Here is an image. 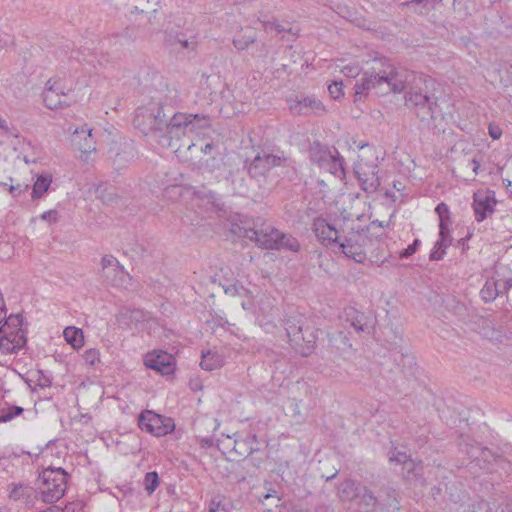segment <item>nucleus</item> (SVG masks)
I'll list each match as a JSON object with an SVG mask.
<instances>
[{
  "mask_svg": "<svg viewBox=\"0 0 512 512\" xmlns=\"http://www.w3.org/2000/svg\"><path fill=\"white\" fill-rule=\"evenodd\" d=\"M426 81V77L402 67H395L389 61L375 60L371 69L363 73L361 83L355 84V101L361 100L371 90L384 95L389 92L401 93L409 87L410 90L405 95L406 106L413 109L421 121L430 122L436 100L426 92L416 90Z\"/></svg>",
  "mask_w": 512,
  "mask_h": 512,
  "instance_id": "1",
  "label": "nucleus"
},
{
  "mask_svg": "<svg viewBox=\"0 0 512 512\" xmlns=\"http://www.w3.org/2000/svg\"><path fill=\"white\" fill-rule=\"evenodd\" d=\"M349 222H353L351 214L336 221L342 231V239L336 245L337 251L357 263H363L366 259L365 248L371 240L363 229H356L353 225H349Z\"/></svg>",
  "mask_w": 512,
  "mask_h": 512,
  "instance_id": "2",
  "label": "nucleus"
},
{
  "mask_svg": "<svg viewBox=\"0 0 512 512\" xmlns=\"http://www.w3.org/2000/svg\"><path fill=\"white\" fill-rule=\"evenodd\" d=\"M243 237L254 241L263 249H286L297 252L300 244L296 238L283 234L268 223H255L254 227L244 229Z\"/></svg>",
  "mask_w": 512,
  "mask_h": 512,
  "instance_id": "3",
  "label": "nucleus"
},
{
  "mask_svg": "<svg viewBox=\"0 0 512 512\" xmlns=\"http://www.w3.org/2000/svg\"><path fill=\"white\" fill-rule=\"evenodd\" d=\"M69 475L62 468H46L38 478V491L45 503H55L66 491Z\"/></svg>",
  "mask_w": 512,
  "mask_h": 512,
  "instance_id": "4",
  "label": "nucleus"
},
{
  "mask_svg": "<svg viewBox=\"0 0 512 512\" xmlns=\"http://www.w3.org/2000/svg\"><path fill=\"white\" fill-rule=\"evenodd\" d=\"M133 124L145 135L162 132L166 125V115L162 106L151 103L136 110Z\"/></svg>",
  "mask_w": 512,
  "mask_h": 512,
  "instance_id": "5",
  "label": "nucleus"
},
{
  "mask_svg": "<svg viewBox=\"0 0 512 512\" xmlns=\"http://www.w3.org/2000/svg\"><path fill=\"white\" fill-rule=\"evenodd\" d=\"M101 267V276L111 286L128 289L132 285V277L114 256L105 255L101 260Z\"/></svg>",
  "mask_w": 512,
  "mask_h": 512,
  "instance_id": "6",
  "label": "nucleus"
},
{
  "mask_svg": "<svg viewBox=\"0 0 512 512\" xmlns=\"http://www.w3.org/2000/svg\"><path fill=\"white\" fill-rule=\"evenodd\" d=\"M138 425L141 430L158 437L166 435L174 429V422L171 418L163 417L150 410L139 415Z\"/></svg>",
  "mask_w": 512,
  "mask_h": 512,
  "instance_id": "7",
  "label": "nucleus"
},
{
  "mask_svg": "<svg viewBox=\"0 0 512 512\" xmlns=\"http://www.w3.org/2000/svg\"><path fill=\"white\" fill-rule=\"evenodd\" d=\"M288 107L293 115L321 116L327 112L323 103L315 96H294L287 99Z\"/></svg>",
  "mask_w": 512,
  "mask_h": 512,
  "instance_id": "8",
  "label": "nucleus"
},
{
  "mask_svg": "<svg viewBox=\"0 0 512 512\" xmlns=\"http://www.w3.org/2000/svg\"><path fill=\"white\" fill-rule=\"evenodd\" d=\"M348 213L345 211L341 212L339 216H337L334 219L333 224H329L324 219H318L314 223V231L318 239L324 244L325 246L332 247L333 249L336 248V245L340 239H342L341 236V228L339 225L336 224V221L338 219H343V216H347Z\"/></svg>",
  "mask_w": 512,
  "mask_h": 512,
  "instance_id": "9",
  "label": "nucleus"
},
{
  "mask_svg": "<svg viewBox=\"0 0 512 512\" xmlns=\"http://www.w3.org/2000/svg\"><path fill=\"white\" fill-rule=\"evenodd\" d=\"M354 171L364 191L371 193L378 189L380 180L378 177L377 165L375 163H368L360 157L355 163Z\"/></svg>",
  "mask_w": 512,
  "mask_h": 512,
  "instance_id": "10",
  "label": "nucleus"
},
{
  "mask_svg": "<svg viewBox=\"0 0 512 512\" xmlns=\"http://www.w3.org/2000/svg\"><path fill=\"white\" fill-rule=\"evenodd\" d=\"M288 159L272 154L257 155L248 166L252 178L260 179L273 167L287 164Z\"/></svg>",
  "mask_w": 512,
  "mask_h": 512,
  "instance_id": "11",
  "label": "nucleus"
},
{
  "mask_svg": "<svg viewBox=\"0 0 512 512\" xmlns=\"http://www.w3.org/2000/svg\"><path fill=\"white\" fill-rule=\"evenodd\" d=\"M43 101L49 109H57L68 105L66 94L59 80L50 79L47 81L43 92Z\"/></svg>",
  "mask_w": 512,
  "mask_h": 512,
  "instance_id": "12",
  "label": "nucleus"
},
{
  "mask_svg": "<svg viewBox=\"0 0 512 512\" xmlns=\"http://www.w3.org/2000/svg\"><path fill=\"white\" fill-rule=\"evenodd\" d=\"M496 200L491 191H478L474 193L473 209L478 222L483 221L494 212Z\"/></svg>",
  "mask_w": 512,
  "mask_h": 512,
  "instance_id": "13",
  "label": "nucleus"
},
{
  "mask_svg": "<svg viewBox=\"0 0 512 512\" xmlns=\"http://www.w3.org/2000/svg\"><path fill=\"white\" fill-rule=\"evenodd\" d=\"M144 364L147 368L153 369L161 374H170L173 371V357L163 351L146 354Z\"/></svg>",
  "mask_w": 512,
  "mask_h": 512,
  "instance_id": "14",
  "label": "nucleus"
},
{
  "mask_svg": "<svg viewBox=\"0 0 512 512\" xmlns=\"http://www.w3.org/2000/svg\"><path fill=\"white\" fill-rule=\"evenodd\" d=\"M193 127L187 114L177 113L169 122L166 121L164 128H166L170 140H179L182 136H185L187 132H193Z\"/></svg>",
  "mask_w": 512,
  "mask_h": 512,
  "instance_id": "15",
  "label": "nucleus"
},
{
  "mask_svg": "<svg viewBox=\"0 0 512 512\" xmlns=\"http://www.w3.org/2000/svg\"><path fill=\"white\" fill-rule=\"evenodd\" d=\"M344 320L348 323L357 333L366 332L370 333L372 329V319L365 313L358 311L353 307L344 309Z\"/></svg>",
  "mask_w": 512,
  "mask_h": 512,
  "instance_id": "16",
  "label": "nucleus"
},
{
  "mask_svg": "<svg viewBox=\"0 0 512 512\" xmlns=\"http://www.w3.org/2000/svg\"><path fill=\"white\" fill-rule=\"evenodd\" d=\"M26 344V338L20 331L6 333L0 328V350L5 354L17 353Z\"/></svg>",
  "mask_w": 512,
  "mask_h": 512,
  "instance_id": "17",
  "label": "nucleus"
},
{
  "mask_svg": "<svg viewBox=\"0 0 512 512\" xmlns=\"http://www.w3.org/2000/svg\"><path fill=\"white\" fill-rule=\"evenodd\" d=\"M288 340L292 348L297 353H299L302 356H308L312 353L314 349L316 337L313 331H309V329L306 328L304 331L301 332V334H296L295 336L291 337Z\"/></svg>",
  "mask_w": 512,
  "mask_h": 512,
  "instance_id": "18",
  "label": "nucleus"
},
{
  "mask_svg": "<svg viewBox=\"0 0 512 512\" xmlns=\"http://www.w3.org/2000/svg\"><path fill=\"white\" fill-rule=\"evenodd\" d=\"M92 130L87 128L76 129L72 136V143L83 153L95 151V142L92 137Z\"/></svg>",
  "mask_w": 512,
  "mask_h": 512,
  "instance_id": "19",
  "label": "nucleus"
},
{
  "mask_svg": "<svg viewBox=\"0 0 512 512\" xmlns=\"http://www.w3.org/2000/svg\"><path fill=\"white\" fill-rule=\"evenodd\" d=\"M148 314L143 310L123 307L119 310L117 321L120 325L129 327L133 323H139L148 320Z\"/></svg>",
  "mask_w": 512,
  "mask_h": 512,
  "instance_id": "20",
  "label": "nucleus"
},
{
  "mask_svg": "<svg viewBox=\"0 0 512 512\" xmlns=\"http://www.w3.org/2000/svg\"><path fill=\"white\" fill-rule=\"evenodd\" d=\"M333 154L334 152H332L328 147H325L318 142H314L309 149L311 161L317 164L320 168L325 167L326 164L331 161Z\"/></svg>",
  "mask_w": 512,
  "mask_h": 512,
  "instance_id": "21",
  "label": "nucleus"
},
{
  "mask_svg": "<svg viewBox=\"0 0 512 512\" xmlns=\"http://www.w3.org/2000/svg\"><path fill=\"white\" fill-rule=\"evenodd\" d=\"M361 487L352 480H346L339 486L338 495L342 501H356Z\"/></svg>",
  "mask_w": 512,
  "mask_h": 512,
  "instance_id": "22",
  "label": "nucleus"
},
{
  "mask_svg": "<svg viewBox=\"0 0 512 512\" xmlns=\"http://www.w3.org/2000/svg\"><path fill=\"white\" fill-rule=\"evenodd\" d=\"M224 364V358L217 352L207 351L202 353L200 366L207 371L219 369Z\"/></svg>",
  "mask_w": 512,
  "mask_h": 512,
  "instance_id": "23",
  "label": "nucleus"
},
{
  "mask_svg": "<svg viewBox=\"0 0 512 512\" xmlns=\"http://www.w3.org/2000/svg\"><path fill=\"white\" fill-rule=\"evenodd\" d=\"M34 492L35 491L32 487L23 484H13L9 493V498L14 501L23 500L25 503H29Z\"/></svg>",
  "mask_w": 512,
  "mask_h": 512,
  "instance_id": "24",
  "label": "nucleus"
},
{
  "mask_svg": "<svg viewBox=\"0 0 512 512\" xmlns=\"http://www.w3.org/2000/svg\"><path fill=\"white\" fill-rule=\"evenodd\" d=\"M359 492V497L356 500L359 506H363L366 510H368L370 507L376 510V507L380 506L379 500L373 495V493L369 489L362 486L359 489Z\"/></svg>",
  "mask_w": 512,
  "mask_h": 512,
  "instance_id": "25",
  "label": "nucleus"
},
{
  "mask_svg": "<svg viewBox=\"0 0 512 512\" xmlns=\"http://www.w3.org/2000/svg\"><path fill=\"white\" fill-rule=\"evenodd\" d=\"M256 39L257 36L254 32L242 30L234 37L233 45L237 50H245L250 44L254 43Z\"/></svg>",
  "mask_w": 512,
  "mask_h": 512,
  "instance_id": "26",
  "label": "nucleus"
},
{
  "mask_svg": "<svg viewBox=\"0 0 512 512\" xmlns=\"http://www.w3.org/2000/svg\"><path fill=\"white\" fill-rule=\"evenodd\" d=\"M65 340L73 347L80 348L83 345V333L75 327H67L64 332Z\"/></svg>",
  "mask_w": 512,
  "mask_h": 512,
  "instance_id": "27",
  "label": "nucleus"
},
{
  "mask_svg": "<svg viewBox=\"0 0 512 512\" xmlns=\"http://www.w3.org/2000/svg\"><path fill=\"white\" fill-rule=\"evenodd\" d=\"M451 242L449 233H444V238L440 236V240L435 243L434 248L430 253V260H440L445 254V249Z\"/></svg>",
  "mask_w": 512,
  "mask_h": 512,
  "instance_id": "28",
  "label": "nucleus"
},
{
  "mask_svg": "<svg viewBox=\"0 0 512 512\" xmlns=\"http://www.w3.org/2000/svg\"><path fill=\"white\" fill-rule=\"evenodd\" d=\"M323 169L329 171L335 176H341L344 174L343 159L339 156L338 151L334 149V154Z\"/></svg>",
  "mask_w": 512,
  "mask_h": 512,
  "instance_id": "29",
  "label": "nucleus"
},
{
  "mask_svg": "<svg viewBox=\"0 0 512 512\" xmlns=\"http://www.w3.org/2000/svg\"><path fill=\"white\" fill-rule=\"evenodd\" d=\"M383 493H385L386 497L383 498V496H380L379 505L392 508L393 510H399L400 507L398 505L399 502L395 489L388 487L383 490Z\"/></svg>",
  "mask_w": 512,
  "mask_h": 512,
  "instance_id": "30",
  "label": "nucleus"
},
{
  "mask_svg": "<svg viewBox=\"0 0 512 512\" xmlns=\"http://www.w3.org/2000/svg\"><path fill=\"white\" fill-rule=\"evenodd\" d=\"M480 294L484 301H493L499 294L498 283L493 279L487 280Z\"/></svg>",
  "mask_w": 512,
  "mask_h": 512,
  "instance_id": "31",
  "label": "nucleus"
},
{
  "mask_svg": "<svg viewBox=\"0 0 512 512\" xmlns=\"http://www.w3.org/2000/svg\"><path fill=\"white\" fill-rule=\"evenodd\" d=\"M436 213L440 219V236L444 238V233H449L448 229V220H449V209L448 206L444 203H440L437 205L435 209Z\"/></svg>",
  "mask_w": 512,
  "mask_h": 512,
  "instance_id": "32",
  "label": "nucleus"
},
{
  "mask_svg": "<svg viewBox=\"0 0 512 512\" xmlns=\"http://www.w3.org/2000/svg\"><path fill=\"white\" fill-rule=\"evenodd\" d=\"M51 184V178L49 176H39L34 183L32 196L34 198H40L49 188Z\"/></svg>",
  "mask_w": 512,
  "mask_h": 512,
  "instance_id": "33",
  "label": "nucleus"
},
{
  "mask_svg": "<svg viewBox=\"0 0 512 512\" xmlns=\"http://www.w3.org/2000/svg\"><path fill=\"white\" fill-rule=\"evenodd\" d=\"M285 330L288 339L295 336L296 334H301V332L304 331L301 320L294 317H289L286 319Z\"/></svg>",
  "mask_w": 512,
  "mask_h": 512,
  "instance_id": "34",
  "label": "nucleus"
},
{
  "mask_svg": "<svg viewBox=\"0 0 512 512\" xmlns=\"http://www.w3.org/2000/svg\"><path fill=\"white\" fill-rule=\"evenodd\" d=\"M187 117H189V121L191 124H193V132L196 130H202L210 127V119L206 115H199V114H187Z\"/></svg>",
  "mask_w": 512,
  "mask_h": 512,
  "instance_id": "35",
  "label": "nucleus"
},
{
  "mask_svg": "<svg viewBox=\"0 0 512 512\" xmlns=\"http://www.w3.org/2000/svg\"><path fill=\"white\" fill-rule=\"evenodd\" d=\"M23 413V408L19 406H10L8 408H3L0 413V423L8 422L12 420L14 417L19 416Z\"/></svg>",
  "mask_w": 512,
  "mask_h": 512,
  "instance_id": "36",
  "label": "nucleus"
},
{
  "mask_svg": "<svg viewBox=\"0 0 512 512\" xmlns=\"http://www.w3.org/2000/svg\"><path fill=\"white\" fill-rule=\"evenodd\" d=\"M159 485V477L156 472H148L144 478L145 490L148 494H152Z\"/></svg>",
  "mask_w": 512,
  "mask_h": 512,
  "instance_id": "37",
  "label": "nucleus"
},
{
  "mask_svg": "<svg viewBox=\"0 0 512 512\" xmlns=\"http://www.w3.org/2000/svg\"><path fill=\"white\" fill-rule=\"evenodd\" d=\"M209 512H228L224 499L220 496L214 497L210 502Z\"/></svg>",
  "mask_w": 512,
  "mask_h": 512,
  "instance_id": "38",
  "label": "nucleus"
},
{
  "mask_svg": "<svg viewBox=\"0 0 512 512\" xmlns=\"http://www.w3.org/2000/svg\"><path fill=\"white\" fill-rule=\"evenodd\" d=\"M342 73L349 78H355L361 72V68L357 64L346 65L342 68Z\"/></svg>",
  "mask_w": 512,
  "mask_h": 512,
  "instance_id": "39",
  "label": "nucleus"
},
{
  "mask_svg": "<svg viewBox=\"0 0 512 512\" xmlns=\"http://www.w3.org/2000/svg\"><path fill=\"white\" fill-rule=\"evenodd\" d=\"M342 86V81H334L328 86V91L334 99H339L343 95Z\"/></svg>",
  "mask_w": 512,
  "mask_h": 512,
  "instance_id": "40",
  "label": "nucleus"
},
{
  "mask_svg": "<svg viewBox=\"0 0 512 512\" xmlns=\"http://www.w3.org/2000/svg\"><path fill=\"white\" fill-rule=\"evenodd\" d=\"M100 353L96 349H89L86 350L83 357L87 364L94 365L96 362L99 361Z\"/></svg>",
  "mask_w": 512,
  "mask_h": 512,
  "instance_id": "41",
  "label": "nucleus"
},
{
  "mask_svg": "<svg viewBox=\"0 0 512 512\" xmlns=\"http://www.w3.org/2000/svg\"><path fill=\"white\" fill-rule=\"evenodd\" d=\"M41 219L47 221L50 224L56 223L59 219V213L57 210H49L41 215Z\"/></svg>",
  "mask_w": 512,
  "mask_h": 512,
  "instance_id": "42",
  "label": "nucleus"
},
{
  "mask_svg": "<svg viewBox=\"0 0 512 512\" xmlns=\"http://www.w3.org/2000/svg\"><path fill=\"white\" fill-rule=\"evenodd\" d=\"M419 244H420V241L418 239L414 240V242L411 245H409L405 250H403L400 253V257L408 258L409 256L413 255L416 252Z\"/></svg>",
  "mask_w": 512,
  "mask_h": 512,
  "instance_id": "43",
  "label": "nucleus"
},
{
  "mask_svg": "<svg viewBox=\"0 0 512 512\" xmlns=\"http://www.w3.org/2000/svg\"><path fill=\"white\" fill-rule=\"evenodd\" d=\"M29 188V185L28 184H17V185H11L9 187V192L13 195V196H16L17 194H20L22 192H25L26 190H28Z\"/></svg>",
  "mask_w": 512,
  "mask_h": 512,
  "instance_id": "44",
  "label": "nucleus"
},
{
  "mask_svg": "<svg viewBox=\"0 0 512 512\" xmlns=\"http://www.w3.org/2000/svg\"><path fill=\"white\" fill-rule=\"evenodd\" d=\"M488 133L493 139H499L502 135V130L498 125L490 124L488 127Z\"/></svg>",
  "mask_w": 512,
  "mask_h": 512,
  "instance_id": "45",
  "label": "nucleus"
},
{
  "mask_svg": "<svg viewBox=\"0 0 512 512\" xmlns=\"http://www.w3.org/2000/svg\"><path fill=\"white\" fill-rule=\"evenodd\" d=\"M0 132L2 135H11V136H17L16 134H14L11 129L9 128L8 126V123L5 119H3L1 116H0Z\"/></svg>",
  "mask_w": 512,
  "mask_h": 512,
  "instance_id": "46",
  "label": "nucleus"
},
{
  "mask_svg": "<svg viewBox=\"0 0 512 512\" xmlns=\"http://www.w3.org/2000/svg\"><path fill=\"white\" fill-rule=\"evenodd\" d=\"M263 24H264V27L266 29H275L279 33L285 31V28L282 25H280V24H278L276 22H270V21L266 22V21H263Z\"/></svg>",
  "mask_w": 512,
  "mask_h": 512,
  "instance_id": "47",
  "label": "nucleus"
},
{
  "mask_svg": "<svg viewBox=\"0 0 512 512\" xmlns=\"http://www.w3.org/2000/svg\"><path fill=\"white\" fill-rule=\"evenodd\" d=\"M12 42V39L9 35H0V48L7 47Z\"/></svg>",
  "mask_w": 512,
  "mask_h": 512,
  "instance_id": "48",
  "label": "nucleus"
},
{
  "mask_svg": "<svg viewBox=\"0 0 512 512\" xmlns=\"http://www.w3.org/2000/svg\"><path fill=\"white\" fill-rule=\"evenodd\" d=\"M178 42L182 45L183 48H190V49H194L195 47V41H188L187 39H182V38H179L178 39Z\"/></svg>",
  "mask_w": 512,
  "mask_h": 512,
  "instance_id": "49",
  "label": "nucleus"
},
{
  "mask_svg": "<svg viewBox=\"0 0 512 512\" xmlns=\"http://www.w3.org/2000/svg\"><path fill=\"white\" fill-rule=\"evenodd\" d=\"M96 193H97V197L101 198L103 200V202L108 203V202L112 201L111 194H109V196L107 198L102 195V187L101 186L97 188Z\"/></svg>",
  "mask_w": 512,
  "mask_h": 512,
  "instance_id": "50",
  "label": "nucleus"
},
{
  "mask_svg": "<svg viewBox=\"0 0 512 512\" xmlns=\"http://www.w3.org/2000/svg\"><path fill=\"white\" fill-rule=\"evenodd\" d=\"M38 385L42 388L49 387L51 385V381L49 378L42 376L38 379Z\"/></svg>",
  "mask_w": 512,
  "mask_h": 512,
  "instance_id": "51",
  "label": "nucleus"
},
{
  "mask_svg": "<svg viewBox=\"0 0 512 512\" xmlns=\"http://www.w3.org/2000/svg\"><path fill=\"white\" fill-rule=\"evenodd\" d=\"M390 461H396V462H399V463H406L405 462V459H406V455L405 454H399V456H396L395 454H391L390 457H389Z\"/></svg>",
  "mask_w": 512,
  "mask_h": 512,
  "instance_id": "52",
  "label": "nucleus"
},
{
  "mask_svg": "<svg viewBox=\"0 0 512 512\" xmlns=\"http://www.w3.org/2000/svg\"><path fill=\"white\" fill-rule=\"evenodd\" d=\"M114 36H115V37H119V36H120V34H118V33H117V34H115ZM121 36H124V37H126V38L131 39V38H133V37H134V31H133V30H130V29H128V28H126V29L123 31V33L121 34Z\"/></svg>",
  "mask_w": 512,
  "mask_h": 512,
  "instance_id": "53",
  "label": "nucleus"
},
{
  "mask_svg": "<svg viewBox=\"0 0 512 512\" xmlns=\"http://www.w3.org/2000/svg\"><path fill=\"white\" fill-rule=\"evenodd\" d=\"M275 493H276L275 491L273 493L268 492V493L264 494L263 496H260V500L261 501H265V500H268L270 498H275L276 501L279 502L280 498L277 497L276 495H274Z\"/></svg>",
  "mask_w": 512,
  "mask_h": 512,
  "instance_id": "54",
  "label": "nucleus"
},
{
  "mask_svg": "<svg viewBox=\"0 0 512 512\" xmlns=\"http://www.w3.org/2000/svg\"><path fill=\"white\" fill-rule=\"evenodd\" d=\"M225 293L226 294H231V295L239 294V289L237 288V286L232 285V286H229V287H227L225 289Z\"/></svg>",
  "mask_w": 512,
  "mask_h": 512,
  "instance_id": "55",
  "label": "nucleus"
},
{
  "mask_svg": "<svg viewBox=\"0 0 512 512\" xmlns=\"http://www.w3.org/2000/svg\"><path fill=\"white\" fill-rule=\"evenodd\" d=\"M214 149V146L212 143H207L203 148H202V151L205 153V154H209L211 153V151Z\"/></svg>",
  "mask_w": 512,
  "mask_h": 512,
  "instance_id": "56",
  "label": "nucleus"
},
{
  "mask_svg": "<svg viewBox=\"0 0 512 512\" xmlns=\"http://www.w3.org/2000/svg\"><path fill=\"white\" fill-rule=\"evenodd\" d=\"M429 1L430 0H412V1L408 2L407 5L410 6V5L422 4V3H425V5H426Z\"/></svg>",
  "mask_w": 512,
  "mask_h": 512,
  "instance_id": "57",
  "label": "nucleus"
},
{
  "mask_svg": "<svg viewBox=\"0 0 512 512\" xmlns=\"http://www.w3.org/2000/svg\"><path fill=\"white\" fill-rule=\"evenodd\" d=\"M9 321H10L11 323H13L14 325H16V324H15V322H17V324H20L21 319H20L19 315H17V316H15V317H10V318H9Z\"/></svg>",
  "mask_w": 512,
  "mask_h": 512,
  "instance_id": "58",
  "label": "nucleus"
},
{
  "mask_svg": "<svg viewBox=\"0 0 512 512\" xmlns=\"http://www.w3.org/2000/svg\"><path fill=\"white\" fill-rule=\"evenodd\" d=\"M472 163H473V171H474L475 173H477V170H478V168H479L480 164H479V162H478V161H476L475 159H473V160H472Z\"/></svg>",
  "mask_w": 512,
  "mask_h": 512,
  "instance_id": "59",
  "label": "nucleus"
},
{
  "mask_svg": "<svg viewBox=\"0 0 512 512\" xmlns=\"http://www.w3.org/2000/svg\"><path fill=\"white\" fill-rule=\"evenodd\" d=\"M202 444L205 445V446H212L213 445V441L211 439H203L202 440Z\"/></svg>",
  "mask_w": 512,
  "mask_h": 512,
  "instance_id": "60",
  "label": "nucleus"
},
{
  "mask_svg": "<svg viewBox=\"0 0 512 512\" xmlns=\"http://www.w3.org/2000/svg\"><path fill=\"white\" fill-rule=\"evenodd\" d=\"M337 473H338V470H335V472L332 475L326 476V480L329 481V480L333 479L337 475Z\"/></svg>",
  "mask_w": 512,
  "mask_h": 512,
  "instance_id": "61",
  "label": "nucleus"
},
{
  "mask_svg": "<svg viewBox=\"0 0 512 512\" xmlns=\"http://www.w3.org/2000/svg\"><path fill=\"white\" fill-rule=\"evenodd\" d=\"M193 146H194L193 144H189V145H187V149H188V150H191V148H192Z\"/></svg>",
  "mask_w": 512,
  "mask_h": 512,
  "instance_id": "62",
  "label": "nucleus"
},
{
  "mask_svg": "<svg viewBox=\"0 0 512 512\" xmlns=\"http://www.w3.org/2000/svg\"><path fill=\"white\" fill-rule=\"evenodd\" d=\"M251 440H252L253 442H255V441H256V436H255V435H253V436L251 437Z\"/></svg>",
  "mask_w": 512,
  "mask_h": 512,
  "instance_id": "63",
  "label": "nucleus"
}]
</instances>
